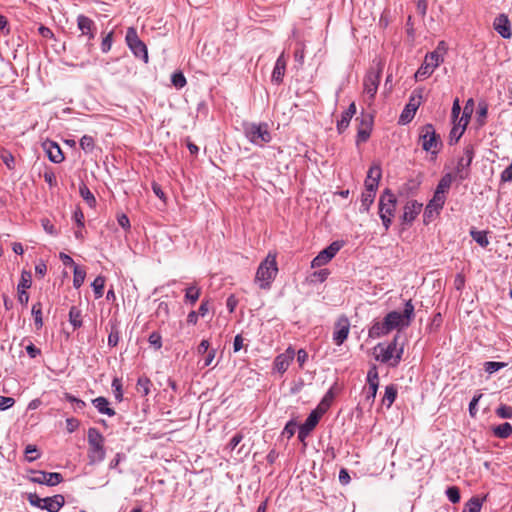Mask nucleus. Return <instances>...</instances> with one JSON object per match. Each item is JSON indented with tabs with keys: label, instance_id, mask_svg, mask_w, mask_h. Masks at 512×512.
Listing matches in <instances>:
<instances>
[{
	"label": "nucleus",
	"instance_id": "nucleus-1",
	"mask_svg": "<svg viewBox=\"0 0 512 512\" xmlns=\"http://www.w3.org/2000/svg\"><path fill=\"white\" fill-rule=\"evenodd\" d=\"M383 69L384 62L381 59H374L363 79L364 100L368 105L373 102L377 94Z\"/></svg>",
	"mask_w": 512,
	"mask_h": 512
},
{
	"label": "nucleus",
	"instance_id": "nucleus-2",
	"mask_svg": "<svg viewBox=\"0 0 512 512\" xmlns=\"http://www.w3.org/2000/svg\"><path fill=\"white\" fill-rule=\"evenodd\" d=\"M278 273L276 255L268 253L266 258L260 263L256 275L255 283L260 289L269 290Z\"/></svg>",
	"mask_w": 512,
	"mask_h": 512
},
{
	"label": "nucleus",
	"instance_id": "nucleus-3",
	"mask_svg": "<svg viewBox=\"0 0 512 512\" xmlns=\"http://www.w3.org/2000/svg\"><path fill=\"white\" fill-rule=\"evenodd\" d=\"M398 336L388 343H379L374 348V357L377 361L388 364L391 367H396L403 355V346L398 347Z\"/></svg>",
	"mask_w": 512,
	"mask_h": 512
},
{
	"label": "nucleus",
	"instance_id": "nucleus-4",
	"mask_svg": "<svg viewBox=\"0 0 512 512\" xmlns=\"http://www.w3.org/2000/svg\"><path fill=\"white\" fill-rule=\"evenodd\" d=\"M396 204L397 199L395 195L389 189H386L381 194L378 203V214L386 231L392 224V219L396 211Z\"/></svg>",
	"mask_w": 512,
	"mask_h": 512
},
{
	"label": "nucleus",
	"instance_id": "nucleus-5",
	"mask_svg": "<svg viewBox=\"0 0 512 512\" xmlns=\"http://www.w3.org/2000/svg\"><path fill=\"white\" fill-rule=\"evenodd\" d=\"M104 436L96 428L88 430V459L90 464L100 463L105 459Z\"/></svg>",
	"mask_w": 512,
	"mask_h": 512
},
{
	"label": "nucleus",
	"instance_id": "nucleus-6",
	"mask_svg": "<svg viewBox=\"0 0 512 512\" xmlns=\"http://www.w3.org/2000/svg\"><path fill=\"white\" fill-rule=\"evenodd\" d=\"M419 140L422 149L431 155L436 156L442 148L440 135L436 133L434 126L430 123L425 124L419 130Z\"/></svg>",
	"mask_w": 512,
	"mask_h": 512
},
{
	"label": "nucleus",
	"instance_id": "nucleus-7",
	"mask_svg": "<svg viewBox=\"0 0 512 512\" xmlns=\"http://www.w3.org/2000/svg\"><path fill=\"white\" fill-rule=\"evenodd\" d=\"M414 318V305L411 300L406 301L403 312L391 311L386 316V324H389L391 329H402L410 325Z\"/></svg>",
	"mask_w": 512,
	"mask_h": 512
},
{
	"label": "nucleus",
	"instance_id": "nucleus-8",
	"mask_svg": "<svg viewBox=\"0 0 512 512\" xmlns=\"http://www.w3.org/2000/svg\"><path fill=\"white\" fill-rule=\"evenodd\" d=\"M244 133L246 138L256 146H264L272 139L266 123H248L244 125Z\"/></svg>",
	"mask_w": 512,
	"mask_h": 512
},
{
	"label": "nucleus",
	"instance_id": "nucleus-9",
	"mask_svg": "<svg viewBox=\"0 0 512 512\" xmlns=\"http://www.w3.org/2000/svg\"><path fill=\"white\" fill-rule=\"evenodd\" d=\"M125 40L133 55L139 59H142L145 63H148L149 58L147 46L138 37L137 31L134 27H129L127 29Z\"/></svg>",
	"mask_w": 512,
	"mask_h": 512
},
{
	"label": "nucleus",
	"instance_id": "nucleus-10",
	"mask_svg": "<svg viewBox=\"0 0 512 512\" xmlns=\"http://www.w3.org/2000/svg\"><path fill=\"white\" fill-rule=\"evenodd\" d=\"M443 62V58H438L435 53H428L425 56V59L422 65L418 68L415 73V79L417 81H422L434 72V70Z\"/></svg>",
	"mask_w": 512,
	"mask_h": 512
},
{
	"label": "nucleus",
	"instance_id": "nucleus-11",
	"mask_svg": "<svg viewBox=\"0 0 512 512\" xmlns=\"http://www.w3.org/2000/svg\"><path fill=\"white\" fill-rule=\"evenodd\" d=\"M32 476L29 480L33 483L44 484L47 486H56L63 481V476L57 472H45V471H30Z\"/></svg>",
	"mask_w": 512,
	"mask_h": 512
},
{
	"label": "nucleus",
	"instance_id": "nucleus-12",
	"mask_svg": "<svg viewBox=\"0 0 512 512\" xmlns=\"http://www.w3.org/2000/svg\"><path fill=\"white\" fill-rule=\"evenodd\" d=\"M342 243L338 241L332 242L328 247L318 253V255L312 260L311 267L318 268L326 265L341 249Z\"/></svg>",
	"mask_w": 512,
	"mask_h": 512
},
{
	"label": "nucleus",
	"instance_id": "nucleus-13",
	"mask_svg": "<svg viewBox=\"0 0 512 512\" xmlns=\"http://www.w3.org/2000/svg\"><path fill=\"white\" fill-rule=\"evenodd\" d=\"M350 322L346 316H340L334 324L333 341L340 346L348 338Z\"/></svg>",
	"mask_w": 512,
	"mask_h": 512
},
{
	"label": "nucleus",
	"instance_id": "nucleus-14",
	"mask_svg": "<svg viewBox=\"0 0 512 512\" xmlns=\"http://www.w3.org/2000/svg\"><path fill=\"white\" fill-rule=\"evenodd\" d=\"M421 94L413 92L410 96L409 103L405 106L399 117V123L405 125L409 123L415 116V113L421 103Z\"/></svg>",
	"mask_w": 512,
	"mask_h": 512
},
{
	"label": "nucleus",
	"instance_id": "nucleus-15",
	"mask_svg": "<svg viewBox=\"0 0 512 512\" xmlns=\"http://www.w3.org/2000/svg\"><path fill=\"white\" fill-rule=\"evenodd\" d=\"M295 357V350L289 346L283 353L276 356L274 360V370L279 374H284Z\"/></svg>",
	"mask_w": 512,
	"mask_h": 512
},
{
	"label": "nucleus",
	"instance_id": "nucleus-16",
	"mask_svg": "<svg viewBox=\"0 0 512 512\" xmlns=\"http://www.w3.org/2000/svg\"><path fill=\"white\" fill-rule=\"evenodd\" d=\"M493 28L504 39L512 37L511 22L506 14H500L494 19Z\"/></svg>",
	"mask_w": 512,
	"mask_h": 512
},
{
	"label": "nucleus",
	"instance_id": "nucleus-17",
	"mask_svg": "<svg viewBox=\"0 0 512 512\" xmlns=\"http://www.w3.org/2000/svg\"><path fill=\"white\" fill-rule=\"evenodd\" d=\"M381 167L379 164H374L368 170L364 185L365 190L375 192L378 189L379 181L381 179Z\"/></svg>",
	"mask_w": 512,
	"mask_h": 512
},
{
	"label": "nucleus",
	"instance_id": "nucleus-18",
	"mask_svg": "<svg viewBox=\"0 0 512 512\" xmlns=\"http://www.w3.org/2000/svg\"><path fill=\"white\" fill-rule=\"evenodd\" d=\"M77 26L82 36H86L89 41L94 39L96 35V25L92 19L80 14L77 17Z\"/></svg>",
	"mask_w": 512,
	"mask_h": 512
},
{
	"label": "nucleus",
	"instance_id": "nucleus-19",
	"mask_svg": "<svg viewBox=\"0 0 512 512\" xmlns=\"http://www.w3.org/2000/svg\"><path fill=\"white\" fill-rule=\"evenodd\" d=\"M367 383H368V391H367L366 399L368 401L373 402L376 397L378 386H379V377H378V372H377L376 367H373L368 371Z\"/></svg>",
	"mask_w": 512,
	"mask_h": 512
},
{
	"label": "nucleus",
	"instance_id": "nucleus-20",
	"mask_svg": "<svg viewBox=\"0 0 512 512\" xmlns=\"http://www.w3.org/2000/svg\"><path fill=\"white\" fill-rule=\"evenodd\" d=\"M422 209V204L417 201H408L404 206V211L402 215L403 223L410 224L412 223L417 215L420 213Z\"/></svg>",
	"mask_w": 512,
	"mask_h": 512
},
{
	"label": "nucleus",
	"instance_id": "nucleus-21",
	"mask_svg": "<svg viewBox=\"0 0 512 512\" xmlns=\"http://www.w3.org/2000/svg\"><path fill=\"white\" fill-rule=\"evenodd\" d=\"M386 323L387 320L385 318L382 321L374 322L368 331V336L372 339H377L390 333L392 329Z\"/></svg>",
	"mask_w": 512,
	"mask_h": 512
},
{
	"label": "nucleus",
	"instance_id": "nucleus-22",
	"mask_svg": "<svg viewBox=\"0 0 512 512\" xmlns=\"http://www.w3.org/2000/svg\"><path fill=\"white\" fill-rule=\"evenodd\" d=\"M474 157V149L472 146H467L464 149V156L459 159L457 164V173L461 179L466 178V174L463 173L465 169H467L473 160Z\"/></svg>",
	"mask_w": 512,
	"mask_h": 512
},
{
	"label": "nucleus",
	"instance_id": "nucleus-23",
	"mask_svg": "<svg viewBox=\"0 0 512 512\" xmlns=\"http://www.w3.org/2000/svg\"><path fill=\"white\" fill-rule=\"evenodd\" d=\"M47 156L53 163H61L64 160L63 152L60 146L55 142H48L44 144Z\"/></svg>",
	"mask_w": 512,
	"mask_h": 512
},
{
	"label": "nucleus",
	"instance_id": "nucleus-24",
	"mask_svg": "<svg viewBox=\"0 0 512 512\" xmlns=\"http://www.w3.org/2000/svg\"><path fill=\"white\" fill-rule=\"evenodd\" d=\"M64 503L65 499L61 494L46 497L42 509H45L48 512H58L63 507Z\"/></svg>",
	"mask_w": 512,
	"mask_h": 512
},
{
	"label": "nucleus",
	"instance_id": "nucleus-25",
	"mask_svg": "<svg viewBox=\"0 0 512 512\" xmlns=\"http://www.w3.org/2000/svg\"><path fill=\"white\" fill-rule=\"evenodd\" d=\"M286 69V59L284 57V53H282L276 60L273 72H272V81L276 83H281L285 74Z\"/></svg>",
	"mask_w": 512,
	"mask_h": 512
},
{
	"label": "nucleus",
	"instance_id": "nucleus-26",
	"mask_svg": "<svg viewBox=\"0 0 512 512\" xmlns=\"http://www.w3.org/2000/svg\"><path fill=\"white\" fill-rule=\"evenodd\" d=\"M92 404L99 413L108 415L110 417L115 415V410L109 407V401L105 397H97L92 400Z\"/></svg>",
	"mask_w": 512,
	"mask_h": 512
},
{
	"label": "nucleus",
	"instance_id": "nucleus-27",
	"mask_svg": "<svg viewBox=\"0 0 512 512\" xmlns=\"http://www.w3.org/2000/svg\"><path fill=\"white\" fill-rule=\"evenodd\" d=\"M375 192L365 190L361 195L360 212H368L375 199Z\"/></svg>",
	"mask_w": 512,
	"mask_h": 512
},
{
	"label": "nucleus",
	"instance_id": "nucleus-28",
	"mask_svg": "<svg viewBox=\"0 0 512 512\" xmlns=\"http://www.w3.org/2000/svg\"><path fill=\"white\" fill-rule=\"evenodd\" d=\"M69 322L73 326L74 329L80 328L83 324L82 322V313L81 310L72 306L69 310Z\"/></svg>",
	"mask_w": 512,
	"mask_h": 512
},
{
	"label": "nucleus",
	"instance_id": "nucleus-29",
	"mask_svg": "<svg viewBox=\"0 0 512 512\" xmlns=\"http://www.w3.org/2000/svg\"><path fill=\"white\" fill-rule=\"evenodd\" d=\"M493 433L498 438L506 439L512 434V426L508 422L502 423L493 428Z\"/></svg>",
	"mask_w": 512,
	"mask_h": 512
},
{
	"label": "nucleus",
	"instance_id": "nucleus-30",
	"mask_svg": "<svg viewBox=\"0 0 512 512\" xmlns=\"http://www.w3.org/2000/svg\"><path fill=\"white\" fill-rule=\"evenodd\" d=\"M152 386V382L148 377L142 376L138 378L136 384V390L142 396H147L150 393V388Z\"/></svg>",
	"mask_w": 512,
	"mask_h": 512
},
{
	"label": "nucleus",
	"instance_id": "nucleus-31",
	"mask_svg": "<svg viewBox=\"0 0 512 512\" xmlns=\"http://www.w3.org/2000/svg\"><path fill=\"white\" fill-rule=\"evenodd\" d=\"M201 290L196 285H190L185 290V301L195 304L200 297Z\"/></svg>",
	"mask_w": 512,
	"mask_h": 512
},
{
	"label": "nucleus",
	"instance_id": "nucleus-32",
	"mask_svg": "<svg viewBox=\"0 0 512 512\" xmlns=\"http://www.w3.org/2000/svg\"><path fill=\"white\" fill-rule=\"evenodd\" d=\"M483 505V500L479 497H472L464 506L462 512H480Z\"/></svg>",
	"mask_w": 512,
	"mask_h": 512
},
{
	"label": "nucleus",
	"instance_id": "nucleus-33",
	"mask_svg": "<svg viewBox=\"0 0 512 512\" xmlns=\"http://www.w3.org/2000/svg\"><path fill=\"white\" fill-rule=\"evenodd\" d=\"M451 183H452L451 175L446 174L445 176H443L440 179V181L436 187L435 193H438L441 195H446L447 191L449 190V188L451 186Z\"/></svg>",
	"mask_w": 512,
	"mask_h": 512
},
{
	"label": "nucleus",
	"instance_id": "nucleus-34",
	"mask_svg": "<svg viewBox=\"0 0 512 512\" xmlns=\"http://www.w3.org/2000/svg\"><path fill=\"white\" fill-rule=\"evenodd\" d=\"M86 271L78 265H74L73 286L78 289L84 283Z\"/></svg>",
	"mask_w": 512,
	"mask_h": 512
},
{
	"label": "nucleus",
	"instance_id": "nucleus-35",
	"mask_svg": "<svg viewBox=\"0 0 512 512\" xmlns=\"http://www.w3.org/2000/svg\"><path fill=\"white\" fill-rule=\"evenodd\" d=\"M95 298L99 299L103 296L104 286H105V278L103 276H97L91 284Z\"/></svg>",
	"mask_w": 512,
	"mask_h": 512
},
{
	"label": "nucleus",
	"instance_id": "nucleus-36",
	"mask_svg": "<svg viewBox=\"0 0 512 512\" xmlns=\"http://www.w3.org/2000/svg\"><path fill=\"white\" fill-rule=\"evenodd\" d=\"M396 396H397V389L395 388V386L388 385L385 388V394H384L382 401L384 404L387 405V407H390L394 403Z\"/></svg>",
	"mask_w": 512,
	"mask_h": 512
},
{
	"label": "nucleus",
	"instance_id": "nucleus-37",
	"mask_svg": "<svg viewBox=\"0 0 512 512\" xmlns=\"http://www.w3.org/2000/svg\"><path fill=\"white\" fill-rule=\"evenodd\" d=\"M446 201V195H441L434 192L433 198L427 205L432 207L436 211H441Z\"/></svg>",
	"mask_w": 512,
	"mask_h": 512
},
{
	"label": "nucleus",
	"instance_id": "nucleus-38",
	"mask_svg": "<svg viewBox=\"0 0 512 512\" xmlns=\"http://www.w3.org/2000/svg\"><path fill=\"white\" fill-rule=\"evenodd\" d=\"M79 193H80L81 197L86 201V203L90 207L95 205L96 199H95L94 195L92 194V192L89 190V188L85 184H82L79 187Z\"/></svg>",
	"mask_w": 512,
	"mask_h": 512
},
{
	"label": "nucleus",
	"instance_id": "nucleus-39",
	"mask_svg": "<svg viewBox=\"0 0 512 512\" xmlns=\"http://www.w3.org/2000/svg\"><path fill=\"white\" fill-rule=\"evenodd\" d=\"M25 458L28 462H33L40 458L41 453L35 445L29 444L25 447Z\"/></svg>",
	"mask_w": 512,
	"mask_h": 512
},
{
	"label": "nucleus",
	"instance_id": "nucleus-40",
	"mask_svg": "<svg viewBox=\"0 0 512 512\" xmlns=\"http://www.w3.org/2000/svg\"><path fill=\"white\" fill-rule=\"evenodd\" d=\"M31 312L37 329L41 328L43 325L41 303L38 302L33 304Z\"/></svg>",
	"mask_w": 512,
	"mask_h": 512
},
{
	"label": "nucleus",
	"instance_id": "nucleus-41",
	"mask_svg": "<svg viewBox=\"0 0 512 512\" xmlns=\"http://www.w3.org/2000/svg\"><path fill=\"white\" fill-rule=\"evenodd\" d=\"M80 147L83 149L86 153H90L93 151L95 147V141L94 138L90 135H84L80 139Z\"/></svg>",
	"mask_w": 512,
	"mask_h": 512
},
{
	"label": "nucleus",
	"instance_id": "nucleus-42",
	"mask_svg": "<svg viewBox=\"0 0 512 512\" xmlns=\"http://www.w3.org/2000/svg\"><path fill=\"white\" fill-rule=\"evenodd\" d=\"M471 236L481 247H487L489 245V240L485 231H472Z\"/></svg>",
	"mask_w": 512,
	"mask_h": 512
},
{
	"label": "nucleus",
	"instance_id": "nucleus-43",
	"mask_svg": "<svg viewBox=\"0 0 512 512\" xmlns=\"http://www.w3.org/2000/svg\"><path fill=\"white\" fill-rule=\"evenodd\" d=\"M488 114V105L485 102H481L478 105L477 109V122L479 126H483L485 124V120Z\"/></svg>",
	"mask_w": 512,
	"mask_h": 512
},
{
	"label": "nucleus",
	"instance_id": "nucleus-44",
	"mask_svg": "<svg viewBox=\"0 0 512 512\" xmlns=\"http://www.w3.org/2000/svg\"><path fill=\"white\" fill-rule=\"evenodd\" d=\"M171 82H172L173 86L176 87L177 89L183 88L187 83L186 78L181 71L174 72L172 74Z\"/></svg>",
	"mask_w": 512,
	"mask_h": 512
},
{
	"label": "nucleus",
	"instance_id": "nucleus-45",
	"mask_svg": "<svg viewBox=\"0 0 512 512\" xmlns=\"http://www.w3.org/2000/svg\"><path fill=\"white\" fill-rule=\"evenodd\" d=\"M319 419H320V414L316 410H314L309 414V416L306 418V420L303 424L306 425L307 428H310L311 430H313L316 427V425L318 424Z\"/></svg>",
	"mask_w": 512,
	"mask_h": 512
},
{
	"label": "nucleus",
	"instance_id": "nucleus-46",
	"mask_svg": "<svg viewBox=\"0 0 512 512\" xmlns=\"http://www.w3.org/2000/svg\"><path fill=\"white\" fill-rule=\"evenodd\" d=\"M506 366V363L504 362H495V361H487L484 363V370L492 374Z\"/></svg>",
	"mask_w": 512,
	"mask_h": 512
},
{
	"label": "nucleus",
	"instance_id": "nucleus-47",
	"mask_svg": "<svg viewBox=\"0 0 512 512\" xmlns=\"http://www.w3.org/2000/svg\"><path fill=\"white\" fill-rule=\"evenodd\" d=\"M496 414L503 419H512V407L502 404L497 408Z\"/></svg>",
	"mask_w": 512,
	"mask_h": 512
},
{
	"label": "nucleus",
	"instance_id": "nucleus-48",
	"mask_svg": "<svg viewBox=\"0 0 512 512\" xmlns=\"http://www.w3.org/2000/svg\"><path fill=\"white\" fill-rule=\"evenodd\" d=\"M351 119L352 117L346 115L344 112L341 114L340 120L337 121V130L339 133H343L347 129Z\"/></svg>",
	"mask_w": 512,
	"mask_h": 512
},
{
	"label": "nucleus",
	"instance_id": "nucleus-49",
	"mask_svg": "<svg viewBox=\"0 0 512 512\" xmlns=\"http://www.w3.org/2000/svg\"><path fill=\"white\" fill-rule=\"evenodd\" d=\"M463 133H464V128L457 127L456 125H454L453 128L451 129L450 135H449L450 144H454V143L458 142L459 139L461 138V136L463 135Z\"/></svg>",
	"mask_w": 512,
	"mask_h": 512
},
{
	"label": "nucleus",
	"instance_id": "nucleus-50",
	"mask_svg": "<svg viewBox=\"0 0 512 512\" xmlns=\"http://www.w3.org/2000/svg\"><path fill=\"white\" fill-rule=\"evenodd\" d=\"M112 388L114 392V396L118 401H122L123 392H122V383L118 378H114L112 381Z\"/></svg>",
	"mask_w": 512,
	"mask_h": 512
},
{
	"label": "nucleus",
	"instance_id": "nucleus-51",
	"mask_svg": "<svg viewBox=\"0 0 512 512\" xmlns=\"http://www.w3.org/2000/svg\"><path fill=\"white\" fill-rule=\"evenodd\" d=\"M113 34L114 32L113 31H110L103 39H102V43H101V50L103 53H107L110 51L111 47H112V42H113Z\"/></svg>",
	"mask_w": 512,
	"mask_h": 512
},
{
	"label": "nucleus",
	"instance_id": "nucleus-52",
	"mask_svg": "<svg viewBox=\"0 0 512 512\" xmlns=\"http://www.w3.org/2000/svg\"><path fill=\"white\" fill-rule=\"evenodd\" d=\"M446 495L448 499L454 504L460 501V492L459 489L455 486L449 487L446 490Z\"/></svg>",
	"mask_w": 512,
	"mask_h": 512
},
{
	"label": "nucleus",
	"instance_id": "nucleus-53",
	"mask_svg": "<svg viewBox=\"0 0 512 512\" xmlns=\"http://www.w3.org/2000/svg\"><path fill=\"white\" fill-rule=\"evenodd\" d=\"M148 341L156 350H159L162 347V337L158 332H152Z\"/></svg>",
	"mask_w": 512,
	"mask_h": 512
},
{
	"label": "nucleus",
	"instance_id": "nucleus-54",
	"mask_svg": "<svg viewBox=\"0 0 512 512\" xmlns=\"http://www.w3.org/2000/svg\"><path fill=\"white\" fill-rule=\"evenodd\" d=\"M334 398V394H333V391L332 389L328 390V392L325 394V396L323 397L321 403L319 404V409L322 410V412H324L326 410V408H328L332 402Z\"/></svg>",
	"mask_w": 512,
	"mask_h": 512
},
{
	"label": "nucleus",
	"instance_id": "nucleus-55",
	"mask_svg": "<svg viewBox=\"0 0 512 512\" xmlns=\"http://www.w3.org/2000/svg\"><path fill=\"white\" fill-rule=\"evenodd\" d=\"M31 286V275L23 272L17 290H26Z\"/></svg>",
	"mask_w": 512,
	"mask_h": 512
},
{
	"label": "nucleus",
	"instance_id": "nucleus-56",
	"mask_svg": "<svg viewBox=\"0 0 512 512\" xmlns=\"http://www.w3.org/2000/svg\"><path fill=\"white\" fill-rule=\"evenodd\" d=\"M1 159L4 162V164L7 166L8 169H10V170L14 169L15 158L10 152L4 151L1 154Z\"/></svg>",
	"mask_w": 512,
	"mask_h": 512
},
{
	"label": "nucleus",
	"instance_id": "nucleus-57",
	"mask_svg": "<svg viewBox=\"0 0 512 512\" xmlns=\"http://www.w3.org/2000/svg\"><path fill=\"white\" fill-rule=\"evenodd\" d=\"M28 501L29 503L32 505V506H35V507H38V508H43V503L45 501V498H40L37 494L35 493H30L28 495Z\"/></svg>",
	"mask_w": 512,
	"mask_h": 512
},
{
	"label": "nucleus",
	"instance_id": "nucleus-58",
	"mask_svg": "<svg viewBox=\"0 0 512 512\" xmlns=\"http://www.w3.org/2000/svg\"><path fill=\"white\" fill-rule=\"evenodd\" d=\"M15 404V399L12 397L0 396V411L7 410Z\"/></svg>",
	"mask_w": 512,
	"mask_h": 512
},
{
	"label": "nucleus",
	"instance_id": "nucleus-59",
	"mask_svg": "<svg viewBox=\"0 0 512 512\" xmlns=\"http://www.w3.org/2000/svg\"><path fill=\"white\" fill-rule=\"evenodd\" d=\"M482 397V394H477L475 395L472 400L470 401L469 403V413L472 417H474L476 415V412H477V405H478V402L480 401Z\"/></svg>",
	"mask_w": 512,
	"mask_h": 512
},
{
	"label": "nucleus",
	"instance_id": "nucleus-60",
	"mask_svg": "<svg viewBox=\"0 0 512 512\" xmlns=\"http://www.w3.org/2000/svg\"><path fill=\"white\" fill-rule=\"evenodd\" d=\"M119 339V332L116 329H112L108 335V345L110 347H115L118 344Z\"/></svg>",
	"mask_w": 512,
	"mask_h": 512
},
{
	"label": "nucleus",
	"instance_id": "nucleus-61",
	"mask_svg": "<svg viewBox=\"0 0 512 512\" xmlns=\"http://www.w3.org/2000/svg\"><path fill=\"white\" fill-rule=\"evenodd\" d=\"M367 125V129H359L358 130V134H357V137H358V140L359 141H366L369 136H370V125H371V119H369L366 123Z\"/></svg>",
	"mask_w": 512,
	"mask_h": 512
},
{
	"label": "nucleus",
	"instance_id": "nucleus-62",
	"mask_svg": "<svg viewBox=\"0 0 512 512\" xmlns=\"http://www.w3.org/2000/svg\"><path fill=\"white\" fill-rule=\"evenodd\" d=\"M210 342L206 339H203L197 347V353L199 355H204L210 351Z\"/></svg>",
	"mask_w": 512,
	"mask_h": 512
},
{
	"label": "nucleus",
	"instance_id": "nucleus-63",
	"mask_svg": "<svg viewBox=\"0 0 512 512\" xmlns=\"http://www.w3.org/2000/svg\"><path fill=\"white\" fill-rule=\"evenodd\" d=\"M243 440V435L241 433H236L231 439L228 444V448L230 450H234L239 443Z\"/></svg>",
	"mask_w": 512,
	"mask_h": 512
},
{
	"label": "nucleus",
	"instance_id": "nucleus-64",
	"mask_svg": "<svg viewBox=\"0 0 512 512\" xmlns=\"http://www.w3.org/2000/svg\"><path fill=\"white\" fill-rule=\"evenodd\" d=\"M447 51V46H446V43L444 41H440L437 45V48L432 51L431 53H435L438 58H443L444 59V55Z\"/></svg>",
	"mask_w": 512,
	"mask_h": 512
}]
</instances>
